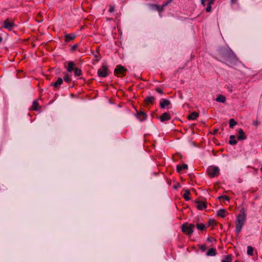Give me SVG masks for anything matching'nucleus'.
<instances>
[{
  "label": "nucleus",
  "instance_id": "f257e3e1",
  "mask_svg": "<svg viewBox=\"0 0 262 262\" xmlns=\"http://www.w3.org/2000/svg\"><path fill=\"white\" fill-rule=\"evenodd\" d=\"M219 53L224 60V61L219 60L220 61L226 64L229 67L237 64L238 60V58L231 49L222 47L219 50Z\"/></svg>",
  "mask_w": 262,
  "mask_h": 262
},
{
  "label": "nucleus",
  "instance_id": "f03ea898",
  "mask_svg": "<svg viewBox=\"0 0 262 262\" xmlns=\"http://www.w3.org/2000/svg\"><path fill=\"white\" fill-rule=\"evenodd\" d=\"M240 213L236 217L235 223V233L238 234L241 231L244 225L246 219L247 214L245 212L244 209L242 208L240 211Z\"/></svg>",
  "mask_w": 262,
  "mask_h": 262
},
{
  "label": "nucleus",
  "instance_id": "7ed1b4c3",
  "mask_svg": "<svg viewBox=\"0 0 262 262\" xmlns=\"http://www.w3.org/2000/svg\"><path fill=\"white\" fill-rule=\"evenodd\" d=\"M195 225L192 223H184L181 226L182 231L188 236H191L194 231Z\"/></svg>",
  "mask_w": 262,
  "mask_h": 262
},
{
  "label": "nucleus",
  "instance_id": "20e7f679",
  "mask_svg": "<svg viewBox=\"0 0 262 262\" xmlns=\"http://www.w3.org/2000/svg\"><path fill=\"white\" fill-rule=\"evenodd\" d=\"M127 69L122 65H118L114 70V74L116 76L123 77L126 75Z\"/></svg>",
  "mask_w": 262,
  "mask_h": 262
},
{
  "label": "nucleus",
  "instance_id": "39448f33",
  "mask_svg": "<svg viewBox=\"0 0 262 262\" xmlns=\"http://www.w3.org/2000/svg\"><path fill=\"white\" fill-rule=\"evenodd\" d=\"M207 172L211 178L216 177L220 174V169L218 167L211 166L208 168Z\"/></svg>",
  "mask_w": 262,
  "mask_h": 262
},
{
  "label": "nucleus",
  "instance_id": "423d86ee",
  "mask_svg": "<svg viewBox=\"0 0 262 262\" xmlns=\"http://www.w3.org/2000/svg\"><path fill=\"white\" fill-rule=\"evenodd\" d=\"M108 69L107 66L102 64L97 71V75L100 77H106L108 76Z\"/></svg>",
  "mask_w": 262,
  "mask_h": 262
},
{
  "label": "nucleus",
  "instance_id": "0eeeda50",
  "mask_svg": "<svg viewBox=\"0 0 262 262\" xmlns=\"http://www.w3.org/2000/svg\"><path fill=\"white\" fill-rule=\"evenodd\" d=\"M171 2H172V0H169L168 2L163 4L162 6H159V5H156V4H152L150 5L151 8L153 10H156V11H158L159 12H161L164 10V7H166V6H167Z\"/></svg>",
  "mask_w": 262,
  "mask_h": 262
},
{
  "label": "nucleus",
  "instance_id": "6e6552de",
  "mask_svg": "<svg viewBox=\"0 0 262 262\" xmlns=\"http://www.w3.org/2000/svg\"><path fill=\"white\" fill-rule=\"evenodd\" d=\"M64 68L67 69V72L71 74V72L74 71L75 67V63L72 61H67L64 63Z\"/></svg>",
  "mask_w": 262,
  "mask_h": 262
},
{
  "label": "nucleus",
  "instance_id": "1a4fd4ad",
  "mask_svg": "<svg viewBox=\"0 0 262 262\" xmlns=\"http://www.w3.org/2000/svg\"><path fill=\"white\" fill-rule=\"evenodd\" d=\"M14 26V23L13 21L10 22L9 21V19H7L4 21L3 27L5 29H7L9 31H11L13 29Z\"/></svg>",
  "mask_w": 262,
  "mask_h": 262
},
{
  "label": "nucleus",
  "instance_id": "9d476101",
  "mask_svg": "<svg viewBox=\"0 0 262 262\" xmlns=\"http://www.w3.org/2000/svg\"><path fill=\"white\" fill-rule=\"evenodd\" d=\"M170 104L171 102L168 99L162 98L160 101V106L162 109L167 108Z\"/></svg>",
  "mask_w": 262,
  "mask_h": 262
},
{
  "label": "nucleus",
  "instance_id": "9b49d317",
  "mask_svg": "<svg viewBox=\"0 0 262 262\" xmlns=\"http://www.w3.org/2000/svg\"><path fill=\"white\" fill-rule=\"evenodd\" d=\"M147 114L144 112L140 111L139 112L137 111V117L141 121L145 120L147 119Z\"/></svg>",
  "mask_w": 262,
  "mask_h": 262
},
{
  "label": "nucleus",
  "instance_id": "f8f14e48",
  "mask_svg": "<svg viewBox=\"0 0 262 262\" xmlns=\"http://www.w3.org/2000/svg\"><path fill=\"white\" fill-rule=\"evenodd\" d=\"M158 119H160L162 122L168 121L171 119V117L168 113H164L161 116L158 117Z\"/></svg>",
  "mask_w": 262,
  "mask_h": 262
},
{
  "label": "nucleus",
  "instance_id": "ddd939ff",
  "mask_svg": "<svg viewBox=\"0 0 262 262\" xmlns=\"http://www.w3.org/2000/svg\"><path fill=\"white\" fill-rule=\"evenodd\" d=\"M195 203L196 204V208L199 210H201L207 207L206 204L204 202L196 200Z\"/></svg>",
  "mask_w": 262,
  "mask_h": 262
},
{
  "label": "nucleus",
  "instance_id": "4468645a",
  "mask_svg": "<svg viewBox=\"0 0 262 262\" xmlns=\"http://www.w3.org/2000/svg\"><path fill=\"white\" fill-rule=\"evenodd\" d=\"M238 135L237 137V139L238 140H244L247 139V136H246L243 129H239L238 130Z\"/></svg>",
  "mask_w": 262,
  "mask_h": 262
},
{
  "label": "nucleus",
  "instance_id": "2eb2a0df",
  "mask_svg": "<svg viewBox=\"0 0 262 262\" xmlns=\"http://www.w3.org/2000/svg\"><path fill=\"white\" fill-rule=\"evenodd\" d=\"M63 83V79L59 77L54 82L51 84V86H53L55 88H59Z\"/></svg>",
  "mask_w": 262,
  "mask_h": 262
},
{
  "label": "nucleus",
  "instance_id": "dca6fc26",
  "mask_svg": "<svg viewBox=\"0 0 262 262\" xmlns=\"http://www.w3.org/2000/svg\"><path fill=\"white\" fill-rule=\"evenodd\" d=\"M65 41L69 42L70 40H73L76 38V35L74 33L67 34L65 36Z\"/></svg>",
  "mask_w": 262,
  "mask_h": 262
},
{
  "label": "nucleus",
  "instance_id": "f3484780",
  "mask_svg": "<svg viewBox=\"0 0 262 262\" xmlns=\"http://www.w3.org/2000/svg\"><path fill=\"white\" fill-rule=\"evenodd\" d=\"M156 100V98L154 96H147L145 98L144 101L145 102L146 104H152Z\"/></svg>",
  "mask_w": 262,
  "mask_h": 262
},
{
  "label": "nucleus",
  "instance_id": "a211bd4d",
  "mask_svg": "<svg viewBox=\"0 0 262 262\" xmlns=\"http://www.w3.org/2000/svg\"><path fill=\"white\" fill-rule=\"evenodd\" d=\"M216 254L217 253L216 249L212 248L209 249L206 255L207 256H214L216 255Z\"/></svg>",
  "mask_w": 262,
  "mask_h": 262
},
{
  "label": "nucleus",
  "instance_id": "6ab92c4d",
  "mask_svg": "<svg viewBox=\"0 0 262 262\" xmlns=\"http://www.w3.org/2000/svg\"><path fill=\"white\" fill-rule=\"evenodd\" d=\"M72 74L69 73L64 72V77L63 79L64 81L67 83H70L72 81V79L71 78Z\"/></svg>",
  "mask_w": 262,
  "mask_h": 262
},
{
  "label": "nucleus",
  "instance_id": "aec40b11",
  "mask_svg": "<svg viewBox=\"0 0 262 262\" xmlns=\"http://www.w3.org/2000/svg\"><path fill=\"white\" fill-rule=\"evenodd\" d=\"M188 169V165L186 164H183L182 165H177V171L180 173L182 170Z\"/></svg>",
  "mask_w": 262,
  "mask_h": 262
},
{
  "label": "nucleus",
  "instance_id": "412c9836",
  "mask_svg": "<svg viewBox=\"0 0 262 262\" xmlns=\"http://www.w3.org/2000/svg\"><path fill=\"white\" fill-rule=\"evenodd\" d=\"M199 117V114L195 112L191 113L188 117L189 120H194Z\"/></svg>",
  "mask_w": 262,
  "mask_h": 262
},
{
  "label": "nucleus",
  "instance_id": "4be33fe9",
  "mask_svg": "<svg viewBox=\"0 0 262 262\" xmlns=\"http://www.w3.org/2000/svg\"><path fill=\"white\" fill-rule=\"evenodd\" d=\"M226 100L225 96L223 95H219L216 98V101L218 102L225 103Z\"/></svg>",
  "mask_w": 262,
  "mask_h": 262
},
{
  "label": "nucleus",
  "instance_id": "5701e85b",
  "mask_svg": "<svg viewBox=\"0 0 262 262\" xmlns=\"http://www.w3.org/2000/svg\"><path fill=\"white\" fill-rule=\"evenodd\" d=\"M226 212V210L224 209H221L219 210L216 212V215L218 216L221 217L222 218L225 216V213Z\"/></svg>",
  "mask_w": 262,
  "mask_h": 262
},
{
  "label": "nucleus",
  "instance_id": "b1692460",
  "mask_svg": "<svg viewBox=\"0 0 262 262\" xmlns=\"http://www.w3.org/2000/svg\"><path fill=\"white\" fill-rule=\"evenodd\" d=\"M235 139V136L234 135H231L230 136V140L229 141V143L231 145H236L237 142Z\"/></svg>",
  "mask_w": 262,
  "mask_h": 262
},
{
  "label": "nucleus",
  "instance_id": "393cba45",
  "mask_svg": "<svg viewBox=\"0 0 262 262\" xmlns=\"http://www.w3.org/2000/svg\"><path fill=\"white\" fill-rule=\"evenodd\" d=\"M39 108V106L38 102L36 100H34L32 105V109L34 111H37Z\"/></svg>",
  "mask_w": 262,
  "mask_h": 262
},
{
  "label": "nucleus",
  "instance_id": "a878e982",
  "mask_svg": "<svg viewBox=\"0 0 262 262\" xmlns=\"http://www.w3.org/2000/svg\"><path fill=\"white\" fill-rule=\"evenodd\" d=\"M222 262H232V255H227L225 256L224 259L222 260Z\"/></svg>",
  "mask_w": 262,
  "mask_h": 262
},
{
  "label": "nucleus",
  "instance_id": "bb28decb",
  "mask_svg": "<svg viewBox=\"0 0 262 262\" xmlns=\"http://www.w3.org/2000/svg\"><path fill=\"white\" fill-rule=\"evenodd\" d=\"M190 194V191L188 189L185 190V193L183 194V197L186 201L190 200V198L189 196Z\"/></svg>",
  "mask_w": 262,
  "mask_h": 262
},
{
  "label": "nucleus",
  "instance_id": "cd10ccee",
  "mask_svg": "<svg viewBox=\"0 0 262 262\" xmlns=\"http://www.w3.org/2000/svg\"><path fill=\"white\" fill-rule=\"evenodd\" d=\"M74 75L77 76H79L82 75V71L80 69H79L78 68H76L75 70H74Z\"/></svg>",
  "mask_w": 262,
  "mask_h": 262
},
{
  "label": "nucleus",
  "instance_id": "c85d7f7f",
  "mask_svg": "<svg viewBox=\"0 0 262 262\" xmlns=\"http://www.w3.org/2000/svg\"><path fill=\"white\" fill-rule=\"evenodd\" d=\"M253 248L251 246H248L247 247V254L250 256L253 255Z\"/></svg>",
  "mask_w": 262,
  "mask_h": 262
},
{
  "label": "nucleus",
  "instance_id": "c756f323",
  "mask_svg": "<svg viewBox=\"0 0 262 262\" xmlns=\"http://www.w3.org/2000/svg\"><path fill=\"white\" fill-rule=\"evenodd\" d=\"M196 228L201 231L204 230L206 228V226L203 223H197L196 225Z\"/></svg>",
  "mask_w": 262,
  "mask_h": 262
},
{
  "label": "nucleus",
  "instance_id": "7c9ffc66",
  "mask_svg": "<svg viewBox=\"0 0 262 262\" xmlns=\"http://www.w3.org/2000/svg\"><path fill=\"white\" fill-rule=\"evenodd\" d=\"M229 127L231 128H233L235 125L237 124V122L233 118L230 119L229 120Z\"/></svg>",
  "mask_w": 262,
  "mask_h": 262
},
{
  "label": "nucleus",
  "instance_id": "2f4dec72",
  "mask_svg": "<svg viewBox=\"0 0 262 262\" xmlns=\"http://www.w3.org/2000/svg\"><path fill=\"white\" fill-rule=\"evenodd\" d=\"M214 0H201V4L205 6L206 5V3H213Z\"/></svg>",
  "mask_w": 262,
  "mask_h": 262
},
{
  "label": "nucleus",
  "instance_id": "473e14b6",
  "mask_svg": "<svg viewBox=\"0 0 262 262\" xmlns=\"http://www.w3.org/2000/svg\"><path fill=\"white\" fill-rule=\"evenodd\" d=\"M217 199H219V200L223 199V200L228 201V202L230 200L229 198L227 195H221V196L217 197Z\"/></svg>",
  "mask_w": 262,
  "mask_h": 262
},
{
  "label": "nucleus",
  "instance_id": "72a5a7b5",
  "mask_svg": "<svg viewBox=\"0 0 262 262\" xmlns=\"http://www.w3.org/2000/svg\"><path fill=\"white\" fill-rule=\"evenodd\" d=\"M226 88L229 92L231 93L233 92V89H232L233 86L231 84H229L226 85Z\"/></svg>",
  "mask_w": 262,
  "mask_h": 262
},
{
  "label": "nucleus",
  "instance_id": "f704fd0d",
  "mask_svg": "<svg viewBox=\"0 0 262 262\" xmlns=\"http://www.w3.org/2000/svg\"><path fill=\"white\" fill-rule=\"evenodd\" d=\"M213 3H207V7L206 9V11L207 12H209L211 11V5Z\"/></svg>",
  "mask_w": 262,
  "mask_h": 262
},
{
  "label": "nucleus",
  "instance_id": "c9c22d12",
  "mask_svg": "<svg viewBox=\"0 0 262 262\" xmlns=\"http://www.w3.org/2000/svg\"><path fill=\"white\" fill-rule=\"evenodd\" d=\"M78 44H75V45H73V46H72V47L70 49L71 52H74L76 50V49L78 48Z\"/></svg>",
  "mask_w": 262,
  "mask_h": 262
},
{
  "label": "nucleus",
  "instance_id": "e433bc0d",
  "mask_svg": "<svg viewBox=\"0 0 262 262\" xmlns=\"http://www.w3.org/2000/svg\"><path fill=\"white\" fill-rule=\"evenodd\" d=\"M199 248L202 252H204L206 250V247L205 245H201L199 246Z\"/></svg>",
  "mask_w": 262,
  "mask_h": 262
},
{
  "label": "nucleus",
  "instance_id": "4c0bfd02",
  "mask_svg": "<svg viewBox=\"0 0 262 262\" xmlns=\"http://www.w3.org/2000/svg\"><path fill=\"white\" fill-rule=\"evenodd\" d=\"M156 91L159 94H163V91L160 88H157L156 89Z\"/></svg>",
  "mask_w": 262,
  "mask_h": 262
},
{
  "label": "nucleus",
  "instance_id": "58836bf2",
  "mask_svg": "<svg viewBox=\"0 0 262 262\" xmlns=\"http://www.w3.org/2000/svg\"><path fill=\"white\" fill-rule=\"evenodd\" d=\"M115 11V6H111L110 7V8L108 9V11L111 13L114 12Z\"/></svg>",
  "mask_w": 262,
  "mask_h": 262
},
{
  "label": "nucleus",
  "instance_id": "ea45409f",
  "mask_svg": "<svg viewBox=\"0 0 262 262\" xmlns=\"http://www.w3.org/2000/svg\"><path fill=\"white\" fill-rule=\"evenodd\" d=\"M215 221L214 220L210 219L208 221V226H212Z\"/></svg>",
  "mask_w": 262,
  "mask_h": 262
},
{
  "label": "nucleus",
  "instance_id": "a19ab883",
  "mask_svg": "<svg viewBox=\"0 0 262 262\" xmlns=\"http://www.w3.org/2000/svg\"><path fill=\"white\" fill-rule=\"evenodd\" d=\"M260 122L259 121H258V120L254 121L253 122V125L256 126H257L258 125H259L260 124Z\"/></svg>",
  "mask_w": 262,
  "mask_h": 262
},
{
  "label": "nucleus",
  "instance_id": "79ce46f5",
  "mask_svg": "<svg viewBox=\"0 0 262 262\" xmlns=\"http://www.w3.org/2000/svg\"><path fill=\"white\" fill-rule=\"evenodd\" d=\"M215 241V240L214 238H213L211 237H209L207 238V241L209 243H212L213 241Z\"/></svg>",
  "mask_w": 262,
  "mask_h": 262
},
{
  "label": "nucleus",
  "instance_id": "37998d69",
  "mask_svg": "<svg viewBox=\"0 0 262 262\" xmlns=\"http://www.w3.org/2000/svg\"><path fill=\"white\" fill-rule=\"evenodd\" d=\"M181 187V185L179 183H177L176 185H175L174 186H173V188L174 189H177L178 188H179Z\"/></svg>",
  "mask_w": 262,
  "mask_h": 262
},
{
  "label": "nucleus",
  "instance_id": "c03bdc74",
  "mask_svg": "<svg viewBox=\"0 0 262 262\" xmlns=\"http://www.w3.org/2000/svg\"><path fill=\"white\" fill-rule=\"evenodd\" d=\"M218 130H219L218 128L214 129V131H213V134H216L217 133Z\"/></svg>",
  "mask_w": 262,
  "mask_h": 262
},
{
  "label": "nucleus",
  "instance_id": "a18cd8bd",
  "mask_svg": "<svg viewBox=\"0 0 262 262\" xmlns=\"http://www.w3.org/2000/svg\"><path fill=\"white\" fill-rule=\"evenodd\" d=\"M236 1H237V0H231V3L232 4H234Z\"/></svg>",
  "mask_w": 262,
  "mask_h": 262
},
{
  "label": "nucleus",
  "instance_id": "49530a36",
  "mask_svg": "<svg viewBox=\"0 0 262 262\" xmlns=\"http://www.w3.org/2000/svg\"><path fill=\"white\" fill-rule=\"evenodd\" d=\"M95 57L97 58L96 60H97V61H99L100 58H99V57H98V56H95Z\"/></svg>",
  "mask_w": 262,
  "mask_h": 262
},
{
  "label": "nucleus",
  "instance_id": "de8ad7c7",
  "mask_svg": "<svg viewBox=\"0 0 262 262\" xmlns=\"http://www.w3.org/2000/svg\"><path fill=\"white\" fill-rule=\"evenodd\" d=\"M2 40H3V38L2 37L0 36V43H1L2 42Z\"/></svg>",
  "mask_w": 262,
  "mask_h": 262
},
{
  "label": "nucleus",
  "instance_id": "09e8293b",
  "mask_svg": "<svg viewBox=\"0 0 262 262\" xmlns=\"http://www.w3.org/2000/svg\"><path fill=\"white\" fill-rule=\"evenodd\" d=\"M260 171H262V167L260 168Z\"/></svg>",
  "mask_w": 262,
  "mask_h": 262
},
{
  "label": "nucleus",
  "instance_id": "8fccbe9b",
  "mask_svg": "<svg viewBox=\"0 0 262 262\" xmlns=\"http://www.w3.org/2000/svg\"><path fill=\"white\" fill-rule=\"evenodd\" d=\"M235 262H238V261H235Z\"/></svg>",
  "mask_w": 262,
  "mask_h": 262
}]
</instances>
